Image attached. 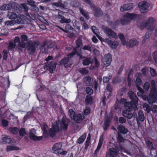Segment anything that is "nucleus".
I'll return each mask as SVG.
<instances>
[{"instance_id": "obj_26", "label": "nucleus", "mask_w": 157, "mask_h": 157, "mask_svg": "<svg viewBox=\"0 0 157 157\" xmlns=\"http://www.w3.org/2000/svg\"><path fill=\"white\" fill-rule=\"evenodd\" d=\"M118 129L120 133L124 134H126L128 132V130L122 125H119Z\"/></svg>"}, {"instance_id": "obj_49", "label": "nucleus", "mask_w": 157, "mask_h": 157, "mask_svg": "<svg viewBox=\"0 0 157 157\" xmlns=\"http://www.w3.org/2000/svg\"><path fill=\"white\" fill-rule=\"evenodd\" d=\"M10 129L11 132L14 134H16L19 131L18 128L17 127L10 128Z\"/></svg>"}, {"instance_id": "obj_30", "label": "nucleus", "mask_w": 157, "mask_h": 157, "mask_svg": "<svg viewBox=\"0 0 157 157\" xmlns=\"http://www.w3.org/2000/svg\"><path fill=\"white\" fill-rule=\"evenodd\" d=\"M28 4L33 7L34 10L37 11L38 9V8L36 6L35 2L33 1L29 0L27 1Z\"/></svg>"}, {"instance_id": "obj_17", "label": "nucleus", "mask_w": 157, "mask_h": 157, "mask_svg": "<svg viewBox=\"0 0 157 157\" xmlns=\"http://www.w3.org/2000/svg\"><path fill=\"white\" fill-rule=\"evenodd\" d=\"M139 42L135 38L130 39L128 42L127 43L126 45L129 47L132 48L135 46H137L139 45Z\"/></svg>"}, {"instance_id": "obj_63", "label": "nucleus", "mask_w": 157, "mask_h": 157, "mask_svg": "<svg viewBox=\"0 0 157 157\" xmlns=\"http://www.w3.org/2000/svg\"><path fill=\"white\" fill-rule=\"evenodd\" d=\"M82 49L84 50H88L90 52H91V47L89 45H85L83 47Z\"/></svg>"}, {"instance_id": "obj_59", "label": "nucleus", "mask_w": 157, "mask_h": 157, "mask_svg": "<svg viewBox=\"0 0 157 157\" xmlns=\"http://www.w3.org/2000/svg\"><path fill=\"white\" fill-rule=\"evenodd\" d=\"M83 1L88 4L90 8L92 7L94 5L93 4L91 0H83Z\"/></svg>"}, {"instance_id": "obj_21", "label": "nucleus", "mask_w": 157, "mask_h": 157, "mask_svg": "<svg viewBox=\"0 0 157 157\" xmlns=\"http://www.w3.org/2000/svg\"><path fill=\"white\" fill-rule=\"evenodd\" d=\"M70 59L69 57H64L59 62V64L60 66H64L65 67H66V65L68 63Z\"/></svg>"}, {"instance_id": "obj_18", "label": "nucleus", "mask_w": 157, "mask_h": 157, "mask_svg": "<svg viewBox=\"0 0 157 157\" xmlns=\"http://www.w3.org/2000/svg\"><path fill=\"white\" fill-rule=\"evenodd\" d=\"M133 6V4L132 3L125 4L121 6L120 10L122 12L125 10H128L132 9Z\"/></svg>"}, {"instance_id": "obj_23", "label": "nucleus", "mask_w": 157, "mask_h": 157, "mask_svg": "<svg viewBox=\"0 0 157 157\" xmlns=\"http://www.w3.org/2000/svg\"><path fill=\"white\" fill-rule=\"evenodd\" d=\"M41 128L43 131V134L44 137L48 138V131L47 130L48 128L47 125L46 123L44 124Z\"/></svg>"}, {"instance_id": "obj_43", "label": "nucleus", "mask_w": 157, "mask_h": 157, "mask_svg": "<svg viewBox=\"0 0 157 157\" xmlns=\"http://www.w3.org/2000/svg\"><path fill=\"white\" fill-rule=\"evenodd\" d=\"M150 87V84L147 82H145L143 86V89L146 91H148Z\"/></svg>"}, {"instance_id": "obj_39", "label": "nucleus", "mask_w": 157, "mask_h": 157, "mask_svg": "<svg viewBox=\"0 0 157 157\" xmlns=\"http://www.w3.org/2000/svg\"><path fill=\"white\" fill-rule=\"evenodd\" d=\"M121 79L120 77L118 76L114 77L112 80V82L113 83H117L121 82Z\"/></svg>"}, {"instance_id": "obj_19", "label": "nucleus", "mask_w": 157, "mask_h": 157, "mask_svg": "<svg viewBox=\"0 0 157 157\" xmlns=\"http://www.w3.org/2000/svg\"><path fill=\"white\" fill-rule=\"evenodd\" d=\"M124 16L125 18L129 19L131 20H134L138 17L139 16V15L134 13H127Z\"/></svg>"}, {"instance_id": "obj_29", "label": "nucleus", "mask_w": 157, "mask_h": 157, "mask_svg": "<svg viewBox=\"0 0 157 157\" xmlns=\"http://www.w3.org/2000/svg\"><path fill=\"white\" fill-rule=\"evenodd\" d=\"M86 136V134L85 133L81 135L77 140V143L81 144L84 141Z\"/></svg>"}, {"instance_id": "obj_46", "label": "nucleus", "mask_w": 157, "mask_h": 157, "mask_svg": "<svg viewBox=\"0 0 157 157\" xmlns=\"http://www.w3.org/2000/svg\"><path fill=\"white\" fill-rule=\"evenodd\" d=\"M71 21V20L70 19H66L64 17L60 21V22L61 23H69Z\"/></svg>"}, {"instance_id": "obj_14", "label": "nucleus", "mask_w": 157, "mask_h": 157, "mask_svg": "<svg viewBox=\"0 0 157 157\" xmlns=\"http://www.w3.org/2000/svg\"><path fill=\"white\" fill-rule=\"evenodd\" d=\"M145 117L143 112L142 110H139L136 119L137 123L138 126L140 125V121L143 122L145 120Z\"/></svg>"}, {"instance_id": "obj_44", "label": "nucleus", "mask_w": 157, "mask_h": 157, "mask_svg": "<svg viewBox=\"0 0 157 157\" xmlns=\"http://www.w3.org/2000/svg\"><path fill=\"white\" fill-rule=\"evenodd\" d=\"M117 140L119 143L120 144L122 142H124V138L120 133H118V134Z\"/></svg>"}, {"instance_id": "obj_42", "label": "nucleus", "mask_w": 157, "mask_h": 157, "mask_svg": "<svg viewBox=\"0 0 157 157\" xmlns=\"http://www.w3.org/2000/svg\"><path fill=\"white\" fill-rule=\"evenodd\" d=\"M93 100L92 98L90 95H87L86 97L85 101L86 104H88L92 102Z\"/></svg>"}, {"instance_id": "obj_35", "label": "nucleus", "mask_w": 157, "mask_h": 157, "mask_svg": "<svg viewBox=\"0 0 157 157\" xmlns=\"http://www.w3.org/2000/svg\"><path fill=\"white\" fill-rule=\"evenodd\" d=\"M19 149V147L12 146H8L6 148V151L8 152L13 150L17 151Z\"/></svg>"}, {"instance_id": "obj_60", "label": "nucleus", "mask_w": 157, "mask_h": 157, "mask_svg": "<svg viewBox=\"0 0 157 157\" xmlns=\"http://www.w3.org/2000/svg\"><path fill=\"white\" fill-rule=\"evenodd\" d=\"M2 125L5 127H7L8 125V122L6 119H3L2 121Z\"/></svg>"}, {"instance_id": "obj_10", "label": "nucleus", "mask_w": 157, "mask_h": 157, "mask_svg": "<svg viewBox=\"0 0 157 157\" xmlns=\"http://www.w3.org/2000/svg\"><path fill=\"white\" fill-rule=\"evenodd\" d=\"M69 112H70L71 115H73L74 119L77 123H79L80 121L84 119L85 117L81 113L75 114L73 109H70Z\"/></svg>"}, {"instance_id": "obj_32", "label": "nucleus", "mask_w": 157, "mask_h": 157, "mask_svg": "<svg viewBox=\"0 0 157 157\" xmlns=\"http://www.w3.org/2000/svg\"><path fill=\"white\" fill-rule=\"evenodd\" d=\"M17 15L15 12H9L7 16L10 19H15L16 18Z\"/></svg>"}, {"instance_id": "obj_53", "label": "nucleus", "mask_w": 157, "mask_h": 157, "mask_svg": "<svg viewBox=\"0 0 157 157\" xmlns=\"http://www.w3.org/2000/svg\"><path fill=\"white\" fill-rule=\"evenodd\" d=\"M136 86L141 85L142 83V80L139 77H137L136 79Z\"/></svg>"}, {"instance_id": "obj_4", "label": "nucleus", "mask_w": 157, "mask_h": 157, "mask_svg": "<svg viewBox=\"0 0 157 157\" xmlns=\"http://www.w3.org/2000/svg\"><path fill=\"white\" fill-rule=\"evenodd\" d=\"M0 9L2 10H10L21 11V8L19 5L13 2H11L8 4H5L1 6Z\"/></svg>"}, {"instance_id": "obj_56", "label": "nucleus", "mask_w": 157, "mask_h": 157, "mask_svg": "<svg viewBox=\"0 0 157 157\" xmlns=\"http://www.w3.org/2000/svg\"><path fill=\"white\" fill-rule=\"evenodd\" d=\"M118 121L120 124H124L126 122V119L123 117H120L119 118Z\"/></svg>"}, {"instance_id": "obj_11", "label": "nucleus", "mask_w": 157, "mask_h": 157, "mask_svg": "<svg viewBox=\"0 0 157 157\" xmlns=\"http://www.w3.org/2000/svg\"><path fill=\"white\" fill-rule=\"evenodd\" d=\"M57 64V63L55 62L53 63V62L51 61L49 63L47 62L45 63V65L44 66V67H46L47 69L48 68L49 73L52 74L53 73L54 71L55 70Z\"/></svg>"}, {"instance_id": "obj_50", "label": "nucleus", "mask_w": 157, "mask_h": 157, "mask_svg": "<svg viewBox=\"0 0 157 157\" xmlns=\"http://www.w3.org/2000/svg\"><path fill=\"white\" fill-rule=\"evenodd\" d=\"M85 91L86 93L90 95H91L93 94V90L90 87H87L86 88Z\"/></svg>"}, {"instance_id": "obj_16", "label": "nucleus", "mask_w": 157, "mask_h": 157, "mask_svg": "<svg viewBox=\"0 0 157 157\" xmlns=\"http://www.w3.org/2000/svg\"><path fill=\"white\" fill-rule=\"evenodd\" d=\"M105 42H106L111 48L113 49H116L118 46V44L117 41H112L110 40L108 38H106L105 39Z\"/></svg>"}, {"instance_id": "obj_27", "label": "nucleus", "mask_w": 157, "mask_h": 157, "mask_svg": "<svg viewBox=\"0 0 157 157\" xmlns=\"http://www.w3.org/2000/svg\"><path fill=\"white\" fill-rule=\"evenodd\" d=\"M2 143L3 144L6 143L9 144L11 143V140L10 137V136H5L4 137L2 138Z\"/></svg>"}, {"instance_id": "obj_20", "label": "nucleus", "mask_w": 157, "mask_h": 157, "mask_svg": "<svg viewBox=\"0 0 157 157\" xmlns=\"http://www.w3.org/2000/svg\"><path fill=\"white\" fill-rule=\"evenodd\" d=\"M108 23L113 29H115L120 23V19H117L114 21H109Z\"/></svg>"}, {"instance_id": "obj_24", "label": "nucleus", "mask_w": 157, "mask_h": 157, "mask_svg": "<svg viewBox=\"0 0 157 157\" xmlns=\"http://www.w3.org/2000/svg\"><path fill=\"white\" fill-rule=\"evenodd\" d=\"M131 111H123L122 112V114L123 116L128 119H131L133 117V114L130 112Z\"/></svg>"}, {"instance_id": "obj_38", "label": "nucleus", "mask_w": 157, "mask_h": 157, "mask_svg": "<svg viewBox=\"0 0 157 157\" xmlns=\"http://www.w3.org/2000/svg\"><path fill=\"white\" fill-rule=\"evenodd\" d=\"M52 5L55 6L56 7H63L64 5L62 3V1L61 0H59L58 2H55L52 3Z\"/></svg>"}, {"instance_id": "obj_58", "label": "nucleus", "mask_w": 157, "mask_h": 157, "mask_svg": "<svg viewBox=\"0 0 157 157\" xmlns=\"http://www.w3.org/2000/svg\"><path fill=\"white\" fill-rule=\"evenodd\" d=\"M29 136L30 138L34 140L35 139V138L36 135H35L32 132V131L31 130L30 131L29 133Z\"/></svg>"}, {"instance_id": "obj_7", "label": "nucleus", "mask_w": 157, "mask_h": 157, "mask_svg": "<svg viewBox=\"0 0 157 157\" xmlns=\"http://www.w3.org/2000/svg\"><path fill=\"white\" fill-rule=\"evenodd\" d=\"M120 148L117 146L110 148L106 154L107 157H116L120 151Z\"/></svg>"}, {"instance_id": "obj_8", "label": "nucleus", "mask_w": 157, "mask_h": 157, "mask_svg": "<svg viewBox=\"0 0 157 157\" xmlns=\"http://www.w3.org/2000/svg\"><path fill=\"white\" fill-rule=\"evenodd\" d=\"M105 34L109 37L113 38L115 39L117 38V35L114 31L107 27L105 26L103 29Z\"/></svg>"}, {"instance_id": "obj_40", "label": "nucleus", "mask_w": 157, "mask_h": 157, "mask_svg": "<svg viewBox=\"0 0 157 157\" xmlns=\"http://www.w3.org/2000/svg\"><path fill=\"white\" fill-rule=\"evenodd\" d=\"M90 63V59L86 57L83 59L82 64L83 66H86L89 65Z\"/></svg>"}, {"instance_id": "obj_52", "label": "nucleus", "mask_w": 157, "mask_h": 157, "mask_svg": "<svg viewBox=\"0 0 157 157\" xmlns=\"http://www.w3.org/2000/svg\"><path fill=\"white\" fill-rule=\"evenodd\" d=\"M129 22V21L127 19H120V23H121L122 25L127 24Z\"/></svg>"}, {"instance_id": "obj_36", "label": "nucleus", "mask_w": 157, "mask_h": 157, "mask_svg": "<svg viewBox=\"0 0 157 157\" xmlns=\"http://www.w3.org/2000/svg\"><path fill=\"white\" fill-rule=\"evenodd\" d=\"M91 29L93 33L98 38H99V36L98 34L99 32L97 28L94 26H91Z\"/></svg>"}, {"instance_id": "obj_2", "label": "nucleus", "mask_w": 157, "mask_h": 157, "mask_svg": "<svg viewBox=\"0 0 157 157\" xmlns=\"http://www.w3.org/2000/svg\"><path fill=\"white\" fill-rule=\"evenodd\" d=\"M69 122L64 117L62 118L61 120L56 121L53 124L52 127L50 128L48 131V136L51 137H54L56 133L63 130L67 131L68 128Z\"/></svg>"}, {"instance_id": "obj_33", "label": "nucleus", "mask_w": 157, "mask_h": 157, "mask_svg": "<svg viewBox=\"0 0 157 157\" xmlns=\"http://www.w3.org/2000/svg\"><path fill=\"white\" fill-rule=\"evenodd\" d=\"M145 141L147 146L151 150L154 149L152 143L150 140L146 139L145 140Z\"/></svg>"}, {"instance_id": "obj_12", "label": "nucleus", "mask_w": 157, "mask_h": 157, "mask_svg": "<svg viewBox=\"0 0 157 157\" xmlns=\"http://www.w3.org/2000/svg\"><path fill=\"white\" fill-rule=\"evenodd\" d=\"M112 60V58L111 54L105 55L102 60L104 66L105 67H107L109 66L111 63Z\"/></svg>"}, {"instance_id": "obj_61", "label": "nucleus", "mask_w": 157, "mask_h": 157, "mask_svg": "<svg viewBox=\"0 0 157 157\" xmlns=\"http://www.w3.org/2000/svg\"><path fill=\"white\" fill-rule=\"evenodd\" d=\"M21 38L22 41L25 42L28 40V37L25 34L22 35L21 36Z\"/></svg>"}, {"instance_id": "obj_9", "label": "nucleus", "mask_w": 157, "mask_h": 157, "mask_svg": "<svg viewBox=\"0 0 157 157\" xmlns=\"http://www.w3.org/2000/svg\"><path fill=\"white\" fill-rule=\"evenodd\" d=\"M149 6V5L146 1H144L140 2L139 3L138 5V7L140 8V11L142 13L147 12Z\"/></svg>"}, {"instance_id": "obj_13", "label": "nucleus", "mask_w": 157, "mask_h": 157, "mask_svg": "<svg viewBox=\"0 0 157 157\" xmlns=\"http://www.w3.org/2000/svg\"><path fill=\"white\" fill-rule=\"evenodd\" d=\"M62 144L61 143H57L55 144L52 148L53 152L56 154H58L60 150H63L62 148Z\"/></svg>"}, {"instance_id": "obj_41", "label": "nucleus", "mask_w": 157, "mask_h": 157, "mask_svg": "<svg viewBox=\"0 0 157 157\" xmlns=\"http://www.w3.org/2000/svg\"><path fill=\"white\" fill-rule=\"evenodd\" d=\"M126 92V89L124 88H123L118 91V94L120 96H122L125 94Z\"/></svg>"}, {"instance_id": "obj_57", "label": "nucleus", "mask_w": 157, "mask_h": 157, "mask_svg": "<svg viewBox=\"0 0 157 157\" xmlns=\"http://www.w3.org/2000/svg\"><path fill=\"white\" fill-rule=\"evenodd\" d=\"M18 46L22 48H25V47L26 44L24 41H20V42L18 44Z\"/></svg>"}, {"instance_id": "obj_28", "label": "nucleus", "mask_w": 157, "mask_h": 157, "mask_svg": "<svg viewBox=\"0 0 157 157\" xmlns=\"http://www.w3.org/2000/svg\"><path fill=\"white\" fill-rule=\"evenodd\" d=\"M23 16L21 15H17L16 18L15 19V23L18 24H23V21L22 18Z\"/></svg>"}, {"instance_id": "obj_3", "label": "nucleus", "mask_w": 157, "mask_h": 157, "mask_svg": "<svg viewBox=\"0 0 157 157\" xmlns=\"http://www.w3.org/2000/svg\"><path fill=\"white\" fill-rule=\"evenodd\" d=\"M155 20L152 17H149L147 21L146 22H142L137 23V26L141 29L142 30L144 28H146L147 29L151 27L152 31H154L155 28Z\"/></svg>"}, {"instance_id": "obj_6", "label": "nucleus", "mask_w": 157, "mask_h": 157, "mask_svg": "<svg viewBox=\"0 0 157 157\" xmlns=\"http://www.w3.org/2000/svg\"><path fill=\"white\" fill-rule=\"evenodd\" d=\"M157 90L155 87H152L149 94V97L147 98L148 103L152 104L155 103L157 100Z\"/></svg>"}, {"instance_id": "obj_55", "label": "nucleus", "mask_w": 157, "mask_h": 157, "mask_svg": "<svg viewBox=\"0 0 157 157\" xmlns=\"http://www.w3.org/2000/svg\"><path fill=\"white\" fill-rule=\"evenodd\" d=\"M76 44V47L79 48L80 47V46L82 45V43L81 40L78 39L75 41Z\"/></svg>"}, {"instance_id": "obj_34", "label": "nucleus", "mask_w": 157, "mask_h": 157, "mask_svg": "<svg viewBox=\"0 0 157 157\" xmlns=\"http://www.w3.org/2000/svg\"><path fill=\"white\" fill-rule=\"evenodd\" d=\"M151 31V27L147 29V32L145 33L144 39H148L149 38L153 31Z\"/></svg>"}, {"instance_id": "obj_62", "label": "nucleus", "mask_w": 157, "mask_h": 157, "mask_svg": "<svg viewBox=\"0 0 157 157\" xmlns=\"http://www.w3.org/2000/svg\"><path fill=\"white\" fill-rule=\"evenodd\" d=\"M94 61L95 65L94 66H93V68H94V67L98 68L99 67L100 65V63L97 59H95Z\"/></svg>"}, {"instance_id": "obj_5", "label": "nucleus", "mask_w": 157, "mask_h": 157, "mask_svg": "<svg viewBox=\"0 0 157 157\" xmlns=\"http://www.w3.org/2000/svg\"><path fill=\"white\" fill-rule=\"evenodd\" d=\"M40 43V42L38 40H29L27 44V48L30 53H33L36 50V47L38 46Z\"/></svg>"}, {"instance_id": "obj_48", "label": "nucleus", "mask_w": 157, "mask_h": 157, "mask_svg": "<svg viewBox=\"0 0 157 157\" xmlns=\"http://www.w3.org/2000/svg\"><path fill=\"white\" fill-rule=\"evenodd\" d=\"M150 73L152 77H156L157 76V73L155 70L151 67L150 68Z\"/></svg>"}, {"instance_id": "obj_15", "label": "nucleus", "mask_w": 157, "mask_h": 157, "mask_svg": "<svg viewBox=\"0 0 157 157\" xmlns=\"http://www.w3.org/2000/svg\"><path fill=\"white\" fill-rule=\"evenodd\" d=\"M91 8L93 9L94 15L95 17H100L103 15V12L101 9L96 6L95 5L93 6Z\"/></svg>"}, {"instance_id": "obj_47", "label": "nucleus", "mask_w": 157, "mask_h": 157, "mask_svg": "<svg viewBox=\"0 0 157 157\" xmlns=\"http://www.w3.org/2000/svg\"><path fill=\"white\" fill-rule=\"evenodd\" d=\"M19 134L20 136H24L26 134V132L25 128H21L20 129Z\"/></svg>"}, {"instance_id": "obj_25", "label": "nucleus", "mask_w": 157, "mask_h": 157, "mask_svg": "<svg viewBox=\"0 0 157 157\" xmlns=\"http://www.w3.org/2000/svg\"><path fill=\"white\" fill-rule=\"evenodd\" d=\"M79 9L81 14L87 20H89L90 17L88 12L81 8H79Z\"/></svg>"}, {"instance_id": "obj_37", "label": "nucleus", "mask_w": 157, "mask_h": 157, "mask_svg": "<svg viewBox=\"0 0 157 157\" xmlns=\"http://www.w3.org/2000/svg\"><path fill=\"white\" fill-rule=\"evenodd\" d=\"M16 45V44L13 43L12 41H10L8 45L7 49L10 51H12L13 49L15 48Z\"/></svg>"}, {"instance_id": "obj_45", "label": "nucleus", "mask_w": 157, "mask_h": 157, "mask_svg": "<svg viewBox=\"0 0 157 157\" xmlns=\"http://www.w3.org/2000/svg\"><path fill=\"white\" fill-rule=\"evenodd\" d=\"M63 12L60 11L58 13L57 15L56 16V17L58 19H62L64 17L63 16Z\"/></svg>"}, {"instance_id": "obj_31", "label": "nucleus", "mask_w": 157, "mask_h": 157, "mask_svg": "<svg viewBox=\"0 0 157 157\" xmlns=\"http://www.w3.org/2000/svg\"><path fill=\"white\" fill-rule=\"evenodd\" d=\"M19 6L21 8V11H18L17 10H15L18 13H21L22 12V9L24 10L25 11H27L28 9V7L26 5L25 3H22L21 4V6Z\"/></svg>"}, {"instance_id": "obj_1", "label": "nucleus", "mask_w": 157, "mask_h": 157, "mask_svg": "<svg viewBox=\"0 0 157 157\" xmlns=\"http://www.w3.org/2000/svg\"><path fill=\"white\" fill-rule=\"evenodd\" d=\"M128 95L131 100L130 102H128L126 99L122 98L120 100H117V102L124 105L126 110L129 111H132V109L134 111L138 110V108L137 105L138 98L136 94L132 91H130L128 92Z\"/></svg>"}, {"instance_id": "obj_54", "label": "nucleus", "mask_w": 157, "mask_h": 157, "mask_svg": "<svg viewBox=\"0 0 157 157\" xmlns=\"http://www.w3.org/2000/svg\"><path fill=\"white\" fill-rule=\"evenodd\" d=\"M151 110L152 112L154 113H157V105H153L151 107Z\"/></svg>"}, {"instance_id": "obj_64", "label": "nucleus", "mask_w": 157, "mask_h": 157, "mask_svg": "<svg viewBox=\"0 0 157 157\" xmlns=\"http://www.w3.org/2000/svg\"><path fill=\"white\" fill-rule=\"evenodd\" d=\"M153 59L155 62L157 63V51H155L153 53Z\"/></svg>"}, {"instance_id": "obj_51", "label": "nucleus", "mask_w": 157, "mask_h": 157, "mask_svg": "<svg viewBox=\"0 0 157 157\" xmlns=\"http://www.w3.org/2000/svg\"><path fill=\"white\" fill-rule=\"evenodd\" d=\"M79 72L82 75H86L88 73L89 71L85 68H82L79 71Z\"/></svg>"}, {"instance_id": "obj_22", "label": "nucleus", "mask_w": 157, "mask_h": 157, "mask_svg": "<svg viewBox=\"0 0 157 157\" xmlns=\"http://www.w3.org/2000/svg\"><path fill=\"white\" fill-rule=\"evenodd\" d=\"M111 123V120L109 118H107L104 121V124L103 126V129L106 131L110 126Z\"/></svg>"}]
</instances>
